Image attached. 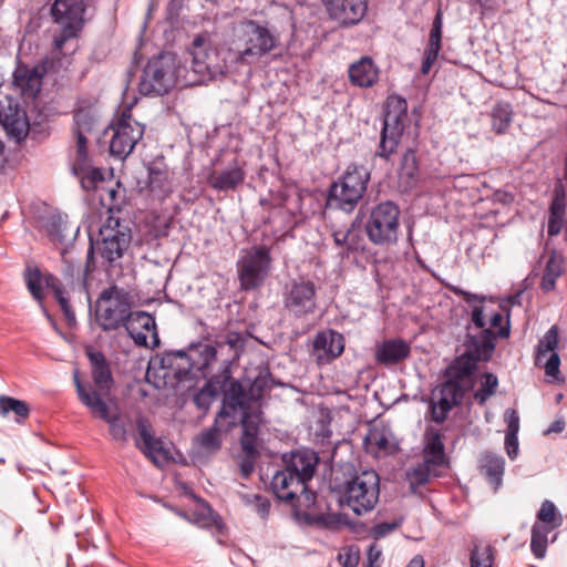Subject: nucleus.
I'll return each mask as SVG.
<instances>
[{
	"instance_id": "obj_35",
	"label": "nucleus",
	"mask_w": 567,
	"mask_h": 567,
	"mask_svg": "<svg viewBox=\"0 0 567 567\" xmlns=\"http://www.w3.org/2000/svg\"><path fill=\"white\" fill-rule=\"evenodd\" d=\"M514 111L509 102L498 101L491 111L492 128L496 134H503L513 121Z\"/></svg>"
},
{
	"instance_id": "obj_40",
	"label": "nucleus",
	"mask_w": 567,
	"mask_h": 567,
	"mask_svg": "<svg viewBox=\"0 0 567 567\" xmlns=\"http://www.w3.org/2000/svg\"><path fill=\"white\" fill-rule=\"evenodd\" d=\"M365 445L375 454H386L391 450L390 432L385 429L373 427L364 439Z\"/></svg>"
},
{
	"instance_id": "obj_29",
	"label": "nucleus",
	"mask_w": 567,
	"mask_h": 567,
	"mask_svg": "<svg viewBox=\"0 0 567 567\" xmlns=\"http://www.w3.org/2000/svg\"><path fill=\"white\" fill-rule=\"evenodd\" d=\"M246 173L243 167L236 162L233 166L216 171L208 177L209 185L219 192L235 189L238 185L243 184Z\"/></svg>"
},
{
	"instance_id": "obj_9",
	"label": "nucleus",
	"mask_w": 567,
	"mask_h": 567,
	"mask_svg": "<svg viewBox=\"0 0 567 567\" xmlns=\"http://www.w3.org/2000/svg\"><path fill=\"white\" fill-rule=\"evenodd\" d=\"M100 237L101 239L97 240L96 246H94L93 243L90 245L85 272L89 271L90 261L93 259L95 249L97 254L110 265H113L115 261L121 259L130 246L132 234L127 226L115 220L114 225L110 221L101 228Z\"/></svg>"
},
{
	"instance_id": "obj_37",
	"label": "nucleus",
	"mask_w": 567,
	"mask_h": 567,
	"mask_svg": "<svg viewBox=\"0 0 567 567\" xmlns=\"http://www.w3.org/2000/svg\"><path fill=\"white\" fill-rule=\"evenodd\" d=\"M73 172L80 178L81 186L85 190H93L97 184L104 181V175L100 168L91 167L87 164H73Z\"/></svg>"
},
{
	"instance_id": "obj_43",
	"label": "nucleus",
	"mask_w": 567,
	"mask_h": 567,
	"mask_svg": "<svg viewBox=\"0 0 567 567\" xmlns=\"http://www.w3.org/2000/svg\"><path fill=\"white\" fill-rule=\"evenodd\" d=\"M558 346V329L553 326L539 341L536 351V364H542L543 359L548 354L555 352Z\"/></svg>"
},
{
	"instance_id": "obj_42",
	"label": "nucleus",
	"mask_w": 567,
	"mask_h": 567,
	"mask_svg": "<svg viewBox=\"0 0 567 567\" xmlns=\"http://www.w3.org/2000/svg\"><path fill=\"white\" fill-rule=\"evenodd\" d=\"M177 362L173 370V378L177 381L188 380L192 371L196 369V361L193 355L185 350H178Z\"/></svg>"
},
{
	"instance_id": "obj_51",
	"label": "nucleus",
	"mask_w": 567,
	"mask_h": 567,
	"mask_svg": "<svg viewBox=\"0 0 567 567\" xmlns=\"http://www.w3.org/2000/svg\"><path fill=\"white\" fill-rule=\"evenodd\" d=\"M493 556L491 546L475 545L471 551V567H492Z\"/></svg>"
},
{
	"instance_id": "obj_21",
	"label": "nucleus",
	"mask_w": 567,
	"mask_h": 567,
	"mask_svg": "<svg viewBox=\"0 0 567 567\" xmlns=\"http://www.w3.org/2000/svg\"><path fill=\"white\" fill-rule=\"evenodd\" d=\"M124 328L136 346H147L148 332L152 333L154 347L159 344L155 318L145 311H132L130 318L124 323Z\"/></svg>"
},
{
	"instance_id": "obj_14",
	"label": "nucleus",
	"mask_w": 567,
	"mask_h": 567,
	"mask_svg": "<svg viewBox=\"0 0 567 567\" xmlns=\"http://www.w3.org/2000/svg\"><path fill=\"white\" fill-rule=\"evenodd\" d=\"M406 116L405 100L396 99L393 110L389 109L384 115L375 156L388 161L395 153L404 131Z\"/></svg>"
},
{
	"instance_id": "obj_31",
	"label": "nucleus",
	"mask_w": 567,
	"mask_h": 567,
	"mask_svg": "<svg viewBox=\"0 0 567 567\" xmlns=\"http://www.w3.org/2000/svg\"><path fill=\"white\" fill-rule=\"evenodd\" d=\"M399 178L405 188L415 186L419 179V162L413 148H408L401 156L399 164Z\"/></svg>"
},
{
	"instance_id": "obj_26",
	"label": "nucleus",
	"mask_w": 567,
	"mask_h": 567,
	"mask_svg": "<svg viewBox=\"0 0 567 567\" xmlns=\"http://www.w3.org/2000/svg\"><path fill=\"white\" fill-rule=\"evenodd\" d=\"M442 29H443V12L437 9L432 22V28L429 35V43L424 50V56L421 64L422 74H429L442 49Z\"/></svg>"
},
{
	"instance_id": "obj_46",
	"label": "nucleus",
	"mask_w": 567,
	"mask_h": 567,
	"mask_svg": "<svg viewBox=\"0 0 567 567\" xmlns=\"http://www.w3.org/2000/svg\"><path fill=\"white\" fill-rule=\"evenodd\" d=\"M73 120V133H92L95 118L89 109L80 107L75 110Z\"/></svg>"
},
{
	"instance_id": "obj_3",
	"label": "nucleus",
	"mask_w": 567,
	"mask_h": 567,
	"mask_svg": "<svg viewBox=\"0 0 567 567\" xmlns=\"http://www.w3.org/2000/svg\"><path fill=\"white\" fill-rule=\"evenodd\" d=\"M496 334L493 330H483L476 336L467 334L465 351L446 369L450 375L462 382L470 378L477 369L480 361H488L495 349Z\"/></svg>"
},
{
	"instance_id": "obj_55",
	"label": "nucleus",
	"mask_w": 567,
	"mask_h": 567,
	"mask_svg": "<svg viewBox=\"0 0 567 567\" xmlns=\"http://www.w3.org/2000/svg\"><path fill=\"white\" fill-rule=\"evenodd\" d=\"M452 409H453V406L450 403H447V401H445V400H443V401L437 400L436 402H432V404H431L432 421L435 423H443L446 420V417Z\"/></svg>"
},
{
	"instance_id": "obj_47",
	"label": "nucleus",
	"mask_w": 567,
	"mask_h": 567,
	"mask_svg": "<svg viewBox=\"0 0 567 567\" xmlns=\"http://www.w3.org/2000/svg\"><path fill=\"white\" fill-rule=\"evenodd\" d=\"M219 424H220V422L219 423L215 422V424L212 427L203 431L197 436V442L204 450L215 452L220 449L221 440H220L219 429H218Z\"/></svg>"
},
{
	"instance_id": "obj_56",
	"label": "nucleus",
	"mask_w": 567,
	"mask_h": 567,
	"mask_svg": "<svg viewBox=\"0 0 567 567\" xmlns=\"http://www.w3.org/2000/svg\"><path fill=\"white\" fill-rule=\"evenodd\" d=\"M178 350L165 351L159 358L158 363L162 370H165L164 377H173L175 362H177Z\"/></svg>"
},
{
	"instance_id": "obj_24",
	"label": "nucleus",
	"mask_w": 567,
	"mask_h": 567,
	"mask_svg": "<svg viewBox=\"0 0 567 567\" xmlns=\"http://www.w3.org/2000/svg\"><path fill=\"white\" fill-rule=\"evenodd\" d=\"M147 185L151 193L159 198H164L173 192L172 173L163 158L152 161L147 165Z\"/></svg>"
},
{
	"instance_id": "obj_18",
	"label": "nucleus",
	"mask_w": 567,
	"mask_h": 567,
	"mask_svg": "<svg viewBox=\"0 0 567 567\" xmlns=\"http://www.w3.org/2000/svg\"><path fill=\"white\" fill-rule=\"evenodd\" d=\"M52 62L43 60L32 68L19 64L13 72V84L28 99H35L41 90L42 79L48 73Z\"/></svg>"
},
{
	"instance_id": "obj_45",
	"label": "nucleus",
	"mask_w": 567,
	"mask_h": 567,
	"mask_svg": "<svg viewBox=\"0 0 567 567\" xmlns=\"http://www.w3.org/2000/svg\"><path fill=\"white\" fill-rule=\"evenodd\" d=\"M218 395V385L214 381L207 382L195 395H194V403L195 405L203 410L207 411L214 400Z\"/></svg>"
},
{
	"instance_id": "obj_20",
	"label": "nucleus",
	"mask_w": 567,
	"mask_h": 567,
	"mask_svg": "<svg viewBox=\"0 0 567 567\" xmlns=\"http://www.w3.org/2000/svg\"><path fill=\"white\" fill-rule=\"evenodd\" d=\"M85 406L89 409L91 415L96 419H101L109 424L110 434L114 441L125 444L128 436V427L131 426V420L122 416L117 412H112L107 401H100L96 399L91 402L85 396Z\"/></svg>"
},
{
	"instance_id": "obj_11",
	"label": "nucleus",
	"mask_w": 567,
	"mask_h": 567,
	"mask_svg": "<svg viewBox=\"0 0 567 567\" xmlns=\"http://www.w3.org/2000/svg\"><path fill=\"white\" fill-rule=\"evenodd\" d=\"M188 54L190 56V70L198 76L190 80L192 83L212 81L226 73V63L219 60L216 51L210 50L206 34L195 37Z\"/></svg>"
},
{
	"instance_id": "obj_1",
	"label": "nucleus",
	"mask_w": 567,
	"mask_h": 567,
	"mask_svg": "<svg viewBox=\"0 0 567 567\" xmlns=\"http://www.w3.org/2000/svg\"><path fill=\"white\" fill-rule=\"evenodd\" d=\"M319 456L312 450L292 452L285 468L277 471L270 487L279 501L289 503L295 515L307 524L329 526V516L321 512L317 495L309 488Z\"/></svg>"
},
{
	"instance_id": "obj_39",
	"label": "nucleus",
	"mask_w": 567,
	"mask_h": 567,
	"mask_svg": "<svg viewBox=\"0 0 567 567\" xmlns=\"http://www.w3.org/2000/svg\"><path fill=\"white\" fill-rule=\"evenodd\" d=\"M10 412H13L17 415V421H24L30 415V406L25 401L0 395V414L1 416H7Z\"/></svg>"
},
{
	"instance_id": "obj_64",
	"label": "nucleus",
	"mask_w": 567,
	"mask_h": 567,
	"mask_svg": "<svg viewBox=\"0 0 567 567\" xmlns=\"http://www.w3.org/2000/svg\"><path fill=\"white\" fill-rule=\"evenodd\" d=\"M80 30L81 29L72 28L71 25H62L61 33L54 40L55 48L61 50L69 39L76 37Z\"/></svg>"
},
{
	"instance_id": "obj_63",
	"label": "nucleus",
	"mask_w": 567,
	"mask_h": 567,
	"mask_svg": "<svg viewBox=\"0 0 567 567\" xmlns=\"http://www.w3.org/2000/svg\"><path fill=\"white\" fill-rule=\"evenodd\" d=\"M503 322V315L501 312H493L489 316V323L492 327L497 328L499 327V330L497 332V336L501 338H507L509 336V321L507 320L505 326H501Z\"/></svg>"
},
{
	"instance_id": "obj_48",
	"label": "nucleus",
	"mask_w": 567,
	"mask_h": 567,
	"mask_svg": "<svg viewBox=\"0 0 567 567\" xmlns=\"http://www.w3.org/2000/svg\"><path fill=\"white\" fill-rule=\"evenodd\" d=\"M537 519L539 525L553 526V530L561 524V517L557 513V508L550 501L543 502L538 513Z\"/></svg>"
},
{
	"instance_id": "obj_54",
	"label": "nucleus",
	"mask_w": 567,
	"mask_h": 567,
	"mask_svg": "<svg viewBox=\"0 0 567 567\" xmlns=\"http://www.w3.org/2000/svg\"><path fill=\"white\" fill-rule=\"evenodd\" d=\"M75 138V159L74 164H87L89 153H87V136L90 134L83 133H73Z\"/></svg>"
},
{
	"instance_id": "obj_12",
	"label": "nucleus",
	"mask_w": 567,
	"mask_h": 567,
	"mask_svg": "<svg viewBox=\"0 0 567 567\" xmlns=\"http://www.w3.org/2000/svg\"><path fill=\"white\" fill-rule=\"evenodd\" d=\"M244 49L238 52V61L246 64L257 62L278 44V38L272 30L254 20L243 23Z\"/></svg>"
},
{
	"instance_id": "obj_61",
	"label": "nucleus",
	"mask_w": 567,
	"mask_h": 567,
	"mask_svg": "<svg viewBox=\"0 0 567 567\" xmlns=\"http://www.w3.org/2000/svg\"><path fill=\"white\" fill-rule=\"evenodd\" d=\"M257 457H258V455L245 454V456L240 458L239 473L244 480L249 478V476L255 471V464H256Z\"/></svg>"
},
{
	"instance_id": "obj_2",
	"label": "nucleus",
	"mask_w": 567,
	"mask_h": 567,
	"mask_svg": "<svg viewBox=\"0 0 567 567\" xmlns=\"http://www.w3.org/2000/svg\"><path fill=\"white\" fill-rule=\"evenodd\" d=\"M370 177V171L364 165L350 163L341 176L330 185L328 204L346 213H352L363 198Z\"/></svg>"
},
{
	"instance_id": "obj_49",
	"label": "nucleus",
	"mask_w": 567,
	"mask_h": 567,
	"mask_svg": "<svg viewBox=\"0 0 567 567\" xmlns=\"http://www.w3.org/2000/svg\"><path fill=\"white\" fill-rule=\"evenodd\" d=\"M274 380L269 372H260L250 385L249 394L251 400L258 401L264 395L266 390L272 388Z\"/></svg>"
},
{
	"instance_id": "obj_17",
	"label": "nucleus",
	"mask_w": 567,
	"mask_h": 567,
	"mask_svg": "<svg viewBox=\"0 0 567 567\" xmlns=\"http://www.w3.org/2000/svg\"><path fill=\"white\" fill-rule=\"evenodd\" d=\"M0 124L8 135L17 141H22L29 134L30 124L24 109L9 96L3 101L0 100Z\"/></svg>"
},
{
	"instance_id": "obj_41",
	"label": "nucleus",
	"mask_w": 567,
	"mask_h": 567,
	"mask_svg": "<svg viewBox=\"0 0 567 567\" xmlns=\"http://www.w3.org/2000/svg\"><path fill=\"white\" fill-rule=\"evenodd\" d=\"M432 467L434 466L423 461L422 463H417L415 466L406 471V480L413 493H416L417 487L423 486L430 482L432 476Z\"/></svg>"
},
{
	"instance_id": "obj_57",
	"label": "nucleus",
	"mask_w": 567,
	"mask_h": 567,
	"mask_svg": "<svg viewBox=\"0 0 567 567\" xmlns=\"http://www.w3.org/2000/svg\"><path fill=\"white\" fill-rule=\"evenodd\" d=\"M401 525V520L381 522L371 528V535L375 539L383 538L394 532Z\"/></svg>"
},
{
	"instance_id": "obj_33",
	"label": "nucleus",
	"mask_w": 567,
	"mask_h": 567,
	"mask_svg": "<svg viewBox=\"0 0 567 567\" xmlns=\"http://www.w3.org/2000/svg\"><path fill=\"white\" fill-rule=\"evenodd\" d=\"M564 272V257L556 251L549 256L540 281V288L545 292L553 291L556 287L557 279Z\"/></svg>"
},
{
	"instance_id": "obj_7",
	"label": "nucleus",
	"mask_w": 567,
	"mask_h": 567,
	"mask_svg": "<svg viewBox=\"0 0 567 567\" xmlns=\"http://www.w3.org/2000/svg\"><path fill=\"white\" fill-rule=\"evenodd\" d=\"M177 78L175 56L171 53H161L145 65L138 82V91L143 95H164L174 87Z\"/></svg>"
},
{
	"instance_id": "obj_62",
	"label": "nucleus",
	"mask_w": 567,
	"mask_h": 567,
	"mask_svg": "<svg viewBox=\"0 0 567 567\" xmlns=\"http://www.w3.org/2000/svg\"><path fill=\"white\" fill-rule=\"evenodd\" d=\"M505 421L507 423V433H509V440L515 439V434L519 430V417L515 410H506Z\"/></svg>"
},
{
	"instance_id": "obj_52",
	"label": "nucleus",
	"mask_w": 567,
	"mask_h": 567,
	"mask_svg": "<svg viewBox=\"0 0 567 567\" xmlns=\"http://www.w3.org/2000/svg\"><path fill=\"white\" fill-rule=\"evenodd\" d=\"M238 420L243 425V436H258L259 433V414H252L249 410L238 413Z\"/></svg>"
},
{
	"instance_id": "obj_10",
	"label": "nucleus",
	"mask_w": 567,
	"mask_h": 567,
	"mask_svg": "<svg viewBox=\"0 0 567 567\" xmlns=\"http://www.w3.org/2000/svg\"><path fill=\"white\" fill-rule=\"evenodd\" d=\"M271 267L270 250L266 246H254L246 250L237 261V274L243 290L261 287Z\"/></svg>"
},
{
	"instance_id": "obj_5",
	"label": "nucleus",
	"mask_w": 567,
	"mask_h": 567,
	"mask_svg": "<svg viewBox=\"0 0 567 567\" xmlns=\"http://www.w3.org/2000/svg\"><path fill=\"white\" fill-rule=\"evenodd\" d=\"M86 355L91 364L93 384L82 382L78 370L73 373L76 393L80 402L84 406L85 402H87L85 396H87L91 402H94L96 399L100 401H109L114 383L112 371L105 355L92 347L86 349Z\"/></svg>"
},
{
	"instance_id": "obj_32",
	"label": "nucleus",
	"mask_w": 567,
	"mask_h": 567,
	"mask_svg": "<svg viewBox=\"0 0 567 567\" xmlns=\"http://www.w3.org/2000/svg\"><path fill=\"white\" fill-rule=\"evenodd\" d=\"M136 427L140 441H136V446L146 455L152 457L154 453L159 452L161 442L154 437L152 426L148 420L144 416H138L136 420Z\"/></svg>"
},
{
	"instance_id": "obj_6",
	"label": "nucleus",
	"mask_w": 567,
	"mask_h": 567,
	"mask_svg": "<svg viewBox=\"0 0 567 567\" xmlns=\"http://www.w3.org/2000/svg\"><path fill=\"white\" fill-rule=\"evenodd\" d=\"M380 496V477L374 471H363L346 482L341 495L355 515L361 516L374 509Z\"/></svg>"
},
{
	"instance_id": "obj_25",
	"label": "nucleus",
	"mask_w": 567,
	"mask_h": 567,
	"mask_svg": "<svg viewBox=\"0 0 567 567\" xmlns=\"http://www.w3.org/2000/svg\"><path fill=\"white\" fill-rule=\"evenodd\" d=\"M313 350L318 353V360L330 362L342 354L344 338L334 330L318 332L313 340Z\"/></svg>"
},
{
	"instance_id": "obj_30",
	"label": "nucleus",
	"mask_w": 567,
	"mask_h": 567,
	"mask_svg": "<svg viewBox=\"0 0 567 567\" xmlns=\"http://www.w3.org/2000/svg\"><path fill=\"white\" fill-rule=\"evenodd\" d=\"M410 355V347L403 340L384 341L375 352L378 362L389 365L396 364Z\"/></svg>"
},
{
	"instance_id": "obj_36",
	"label": "nucleus",
	"mask_w": 567,
	"mask_h": 567,
	"mask_svg": "<svg viewBox=\"0 0 567 567\" xmlns=\"http://www.w3.org/2000/svg\"><path fill=\"white\" fill-rule=\"evenodd\" d=\"M446 379L444 382L440 384L437 388L439 399L440 401H447L453 408L461 404L464 395L465 389L462 386L461 382L456 379L445 375Z\"/></svg>"
},
{
	"instance_id": "obj_22",
	"label": "nucleus",
	"mask_w": 567,
	"mask_h": 567,
	"mask_svg": "<svg viewBox=\"0 0 567 567\" xmlns=\"http://www.w3.org/2000/svg\"><path fill=\"white\" fill-rule=\"evenodd\" d=\"M85 9L84 0H55L51 7V16L55 23L82 29Z\"/></svg>"
},
{
	"instance_id": "obj_4",
	"label": "nucleus",
	"mask_w": 567,
	"mask_h": 567,
	"mask_svg": "<svg viewBox=\"0 0 567 567\" xmlns=\"http://www.w3.org/2000/svg\"><path fill=\"white\" fill-rule=\"evenodd\" d=\"M400 207L392 200H384L374 205L364 223V230L369 240L381 247L396 244L400 230Z\"/></svg>"
},
{
	"instance_id": "obj_8",
	"label": "nucleus",
	"mask_w": 567,
	"mask_h": 567,
	"mask_svg": "<svg viewBox=\"0 0 567 567\" xmlns=\"http://www.w3.org/2000/svg\"><path fill=\"white\" fill-rule=\"evenodd\" d=\"M132 296L124 288L111 286L99 297L96 320L104 331H114L130 318L132 312Z\"/></svg>"
},
{
	"instance_id": "obj_58",
	"label": "nucleus",
	"mask_w": 567,
	"mask_h": 567,
	"mask_svg": "<svg viewBox=\"0 0 567 567\" xmlns=\"http://www.w3.org/2000/svg\"><path fill=\"white\" fill-rule=\"evenodd\" d=\"M65 225L60 218H51L47 224V231L53 241L63 243Z\"/></svg>"
},
{
	"instance_id": "obj_15",
	"label": "nucleus",
	"mask_w": 567,
	"mask_h": 567,
	"mask_svg": "<svg viewBox=\"0 0 567 567\" xmlns=\"http://www.w3.org/2000/svg\"><path fill=\"white\" fill-rule=\"evenodd\" d=\"M284 307L295 318L312 315L317 309V287L311 280H293L284 293Z\"/></svg>"
},
{
	"instance_id": "obj_28",
	"label": "nucleus",
	"mask_w": 567,
	"mask_h": 567,
	"mask_svg": "<svg viewBox=\"0 0 567 567\" xmlns=\"http://www.w3.org/2000/svg\"><path fill=\"white\" fill-rule=\"evenodd\" d=\"M423 461L435 467L444 466L447 463L442 434L439 430L426 429L424 433Z\"/></svg>"
},
{
	"instance_id": "obj_27",
	"label": "nucleus",
	"mask_w": 567,
	"mask_h": 567,
	"mask_svg": "<svg viewBox=\"0 0 567 567\" xmlns=\"http://www.w3.org/2000/svg\"><path fill=\"white\" fill-rule=\"evenodd\" d=\"M349 79L355 86L370 87L379 79V69L371 58L363 56L350 65Z\"/></svg>"
},
{
	"instance_id": "obj_60",
	"label": "nucleus",
	"mask_w": 567,
	"mask_h": 567,
	"mask_svg": "<svg viewBox=\"0 0 567 567\" xmlns=\"http://www.w3.org/2000/svg\"><path fill=\"white\" fill-rule=\"evenodd\" d=\"M560 358L558 353L553 352L549 354L544 363L545 374L553 379H558Z\"/></svg>"
},
{
	"instance_id": "obj_44",
	"label": "nucleus",
	"mask_w": 567,
	"mask_h": 567,
	"mask_svg": "<svg viewBox=\"0 0 567 567\" xmlns=\"http://www.w3.org/2000/svg\"><path fill=\"white\" fill-rule=\"evenodd\" d=\"M498 386V379L492 372H485L481 377V388L474 393V399L483 405L495 392Z\"/></svg>"
},
{
	"instance_id": "obj_50",
	"label": "nucleus",
	"mask_w": 567,
	"mask_h": 567,
	"mask_svg": "<svg viewBox=\"0 0 567 567\" xmlns=\"http://www.w3.org/2000/svg\"><path fill=\"white\" fill-rule=\"evenodd\" d=\"M197 353L200 357V360L196 362V370L200 371L208 367L212 361L216 359L217 351L215 347L212 344H198V346H192L189 349V353L193 355V353Z\"/></svg>"
},
{
	"instance_id": "obj_23",
	"label": "nucleus",
	"mask_w": 567,
	"mask_h": 567,
	"mask_svg": "<svg viewBox=\"0 0 567 567\" xmlns=\"http://www.w3.org/2000/svg\"><path fill=\"white\" fill-rule=\"evenodd\" d=\"M23 277L28 290L30 291L32 297L37 301H39L44 312L47 313V310L43 307V285L47 288L51 289L53 295H55L56 291H61L64 289L60 280L51 274L43 275L38 266L32 265L27 266Z\"/></svg>"
},
{
	"instance_id": "obj_53",
	"label": "nucleus",
	"mask_w": 567,
	"mask_h": 567,
	"mask_svg": "<svg viewBox=\"0 0 567 567\" xmlns=\"http://www.w3.org/2000/svg\"><path fill=\"white\" fill-rule=\"evenodd\" d=\"M62 256V275L65 280L73 281L74 278H79L82 272V267L80 261H75L70 257L69 250L64 249L61 252Z\"/></svg>"
},
{
	"instance_id": "obj_13",
	"label": "nucleus",
	"mask_w": 567,
	"mask_h": 567,
	"mask_svg": "<svg viewBox=\"0 0 567 567\" xmlns=\"http://www.w3.org/2000/svg\"><path fill=\"white\" fill-rule=\"evenodd\" d=\"M111 128L110 154L118 159L126 158L144 135V126L132 117L130 110L124 111Z\"/></svg>"
},
{
	"instance_id": "obj_59",
	"label": "nucleus",
	"mask_w": 567,
	"mask_h": 567,
	"mask_svg": "<svg viewBox=\"0 0 567 567\" xmlns=\"http://www.w3.org/2000/svg\"><path fill=\"white\" fill-rule=\"evenodd\" d=\"M563 226V217L556 212V202L550 205V215L548 218L547 231L550 237L560 233Z\"/></svg>"
},
{
	"instance_id": "obj_16",
	"label": "nucleus",
	"mask_w": 567,
	"mask_h": 567,
	"mask_svg": "<svg viewBox=\"0 0 567 567\" xmlns=\"http://www.w3.org/2000/svg\"><path fill=\"white\" fill-rule=\"evenodd\" d=\"M331 22L341 29L358 25L367 16L369 0H321Z\"/></svg>"
},
{
	"instance_id": "obj_19",
	"label": "nucleus",
	"mask_w": 567,
	"mask_h": 567,
	"mask_svg": "<svg viewBox=\"0 0 567 567\" xmlns=\"http://www.w3.org/2000/svg\"><path fill=\"white\" fill-rule=\"evenodd\" d=\"M250 394L246 393L241 383L237 380H230L224 390L223 406L217 413L216 423L224 419H230L228 425H235L238 421V413L249 410Z\"/></svg>"
},
{
	"instance_id": "obj_38",
	"label": "nucleus",
	"mask_w": 567,
	"mask_h": 567,
	"mask_svg": "<svg viewBox=\"0 0 567 567\" xmlns=\"http://www.w3.org/2000/svg\"><path fill=\"white\" fill-rule=\"evenodd\" d=\"M553 532V526L534 524L532 528L530 549L534 556L542 559L546 555L548 534Z\"/></svg>"
},
{
	"instance_id": "obj_34",
	"label": "nucleus",
	"mask_w": 567,
	"mask_h": 567,
	"mask_svg": "<svg viewBox=\"0 0 567 567\" xmlns=\"http://www.w3.org/2000/svg\"><path fill=\"white\" fill-rule=\"evenodd\" d=\"M504 464L505 462L502 456L492 453L485 454L482 458L481 472L495 488L502 483Z\"/></svg>"
}]
</instances>
